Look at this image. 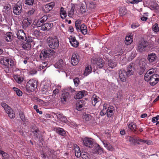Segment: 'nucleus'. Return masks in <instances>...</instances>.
<instances>
[{"instance_id": "nucleus-34", "label": "nucleus", "mask_w": 159, "mask_h": 159, "mask_svg": "<svg viewBox=\"0 0 159 159\" xmlns=\"http://www.w3.org/2000/svg\"><path fill=\"white\" fill-rule=\"evenodd\" d=\"M74 147V151L75 152V156L77 157H80L81 153V151L80 150V148L79 146L76 145H75Z\"/></svg>"}, {"instance_id": "nucleus-43", "label": "nucleus", "mask_w": 159, "mask_h": 159, "mask_svg": "<svg viewBox=\"0 0 159 159\" xmlns=\"http://www.w3.org/2000/svg\"><path fill=\"white\" fill-rule=\"evenodd\" d=\"M119 14L121 16L125 15L126 13V8L124 7H120L119 9Z\"/></svg>"}, {"instance_id": "nucleus-13", "label": "nucleus", "mask_w": 159, "mask_h": 159, "mask_svg": "<svg viewBox=\"0 0 159 159\" xmlns=\"http://www.w3.org/2000/svg\"><path fill=\"white\" fill-rule=\"evenodd\" d=\"M54 6V3L51 2L43 6V10L45 13H48L51 10Z\"/></svg>"}, {"instance_id": "nucleus-30", "label": "nucleus", "mask_w": 159, "mask_h": 159, "mask_svg": "<svg viewBox=\"0 0 159 159\" xmlns=\"http://www.w3.org/2000/svg\"><path fill=\"white\" fill-rule=\"evenodd\" d=\"M32 20L30 19L27 18L23 20L22 22L23 26L24 28H26L30 26L32 23Z\"/></svg>"}, {"instance_id": "nucleus-22", "label": "nucleus", "mask_w": 159, "mask_h": 159, "mask_svg": "<svg viewBox=\"0 0 159 159\" xmlns=\"http://www.w3.org/2000/svg\"><path fill=\"white\" fill-rule=\"evenodd\" d=\"M36 8L35 6H33L31 8H29L28 11L25 12V16L27 17H30L33 15L36 10Z\"/></svg>"}, {"instance_id": "nucleus-11", "label": "nucleus", "mask_w": 159, "mask_h": 159, "mask_svg": "<svg viewBox=\"0 0 159 159\" xmlns=\"http://www.w3.org/2000/svg\"><path fill=\"white\" fill-rule=\"evenodd\" d=\"M157 57L154 53H152L148 55L147 59L149 63L153 65L157 61Z\"/></svg>"}, {"instance_id": "nucleus-36", "label": "nucleus", "mask_w": 159, "mask_h": 159, "mask_svg": "<svg viewBox=\"0 0 159 159\" xmlns=\"http://www.w3.org/2000/svg\"><path fill=\"white\" fill-rule=\"evenodd\" d=\"M79 30L81 31L84 34H86L87 33V27L84 24H83L80 25V27L79 28Z\"/></svg>"}, {"instance_id": "nucleus-39", "label": "nucleus", "mask_w": 159, "mask_h": 159, "mask_svg": "<svg viewBox=\"0 0 159 159\" xmlns=\"http://www.w3.org/2000/svg\"><path fill=\"white\" fill-rule=\"evenodd\" d=\"M60 14L61 18L63 19H65L66 16V11L64 10V8L62 7L60 9Z\"/></svg>"}, {"instance_id": "nucleus-7", "label": "nucleus", "mask_w": 159, "mask_h": 159, "mask_svg": "<svg viewBox=\"0 0 159 159\" xmlns=\"http://www.w3.org/2000/svg\"><path fill=\"white\" fill-rule=\"evenodd\" d=\"M148 45V43L147 41L144 40L141 41L138 45L137 50L140 52L144 51Z\"/></svg>"}, {"instance_id": "nucleus-27", "label": "nucleus", "mask_w": 159, "mask_h": 159, "mask_svg": "<svg viewBox=\"0 0 159 159\" xmlns=\"http://www.w3.org/2000/svg\"><path fill=\"white\" fill-rule=\"evenodd\" d=\"M18 38L19 39L23 40L25 35L24 30H19L16 33Z\"/></svg>"}, {"instance_id": "nucleus-40", "label": "nucleus", "mask_w": 159, "mask_h": 159, "mask_svg": "<svg viewBox=\"0 0 159 159\" xmlns=\"http://www.w3.org/2000/svg\"><path fill=\"white\" fill-rule=\"evenodd\" d=\"M14 78L15 80L18 83H20L23 80V78L19 75H14Z\"/></svg>"}, {"instance_id": "nucleus-49", "label": "nucleus", "mask_w": 159, "mask_h": 159, "mask_svg": "<svg viewBox=\"0 0 159 159\" xmlns=\"http://www.w3.org/2000/svg\"><path fill=\"white\" fill-rule=\"evenodd\" d=\"M152 30L155 33H157L159 31V27L157 24L156 23L153 25Z\"/></svg>"}, {"instance_id": "nucleus-60", "label": "nucleus", "mask_w": 159, "mask_h": 159, "mask_svg": "<svg viewBox=\"0 0 159 159\" xmlns=\"http://www.w3.org/2000/svg\"><path fill=\"white\" fill-rule=\"evenodd\" d=\"M73 81L75 85V86L77 87L79 84V80L78 78H75L74 80Z\"/></svg>"}, {"instance_id": "nucleus-10", "label": "nucleus", "mask_w": 159, "mask_h": 159, "mask_svg": "<svg viewBox=\"0 0 159 159\" xmlns=\"http://www.w3.org/2000/svg\"><path fill=\"white\" fill-rule=\"evenodd\" d=\"M94 64H96L98 67L102 68L104 65V60L101 58H93L91 61Z\"/></svg>"}, {"instance_id": "nucleus-54", "label": "nucleus", "mask_w": 159, "mask_h": 159, "mask_svg": "<svg viewBox=\"0 0 159 159\" xmlns=\"http://www.w3.org/2000/svg\"><path fill=\"white\" fill-rule=\"evenodd\" d=\"M81 158L80 159H89V155L86 152H84L82 154H81Z\"/></svg>"}, {"instance_id": "nucleus-18", "label": "nucleus", "mask_w": 159, "mask_h": 159, "mask_svg": "<svg viewBox=\"0 0 159 159\" xmlns=\"http://www.w3.org/2000/svg\"><path fill=\"white\" fill-rule=\"evenodd\" d=\"M69 42L71 46L75 48H77L79 45V42L76 39L75 37L70 36L69 38Z\"/></svg>"}, {"instance_id": "nucleus-53", "label": "nucleus", "mask_w": 159, "mask_h": 159, "mask_svg": "<svg viewBox=\"0 0 159 159\" xmlns=\"http://www.w3.org/2000/svg\"><path fill=\"white\" fill-rule=\"evenodd\" d=\"M75 26L77 30L79 31V29L80 27V24L81 23V20H77L75 21Z\"/></svg>"}, {"instance_id": "nucleus-56", "label": "nucleus", "mask_w": 159, "mask_h": 159, "mask_svg": "<svg viewBox=\"0 0 159 159\" xmlns=\"http://www.w3.org/2000/svg\"><path fill=\"white\" fill-rule=\"evenodd\" d=\"M83 107L82 102H80L76 104V108L78 111H80Z\"/></svg>"}, {"instance_id": "nucleus-25", "label": "nucleus", "mask_w": 159, "mask_h": 159, "mask_svg": "<svg viewBox=\"0 0 159 159\" xmlns=\"http://www.w3.org/2000/svg\"><path fill=\"white\" fill-rule=\"evenodd\" d=\"M134 71V66L131 64L127 68V70L126 72L128 76H129L133 74Z\"/></svg>"}, {"instance_id": "nucleus-55", "label": "nucleus", "mask_w": 159, "mask_h": 159, "mask_svg": "<svg viewBox=\"0 0 159 159\" xmlns=\"http://www.w3.org/2000/svg\"><path fill=\"white\" fill-rule=\"evenodd\" d=\"M151 9L152 10H158L159 8L158 5L156 3H154L152 5H151Z\"/></svg>"}, {"instance_id": "nucleus-38", "label": "nucleus", "mask_w": 159, "mask_h": 159, "mask_svg": "<svg viewBox=\"0 0 159 159\" xmlns=\"http://www.w3.org/2000/svg\"><path fill=\"white\" fill-rule=\"evenodd\" d=\"M56 116L57 118L59 119L60 120L63 122H66L67 121L66 117L63 116L62 114H58L57 115H56Z\"/></svg>"}, {"instance_id": "nucleus-52", "label": "nucleus", "mask_w": 159, "mask_h": 159, "mask_svg": "<svg viewBox=\"0 0 159 159\" xmlns=\"http://www.w3.org/2000/svg\"><path fill=\"white\" fill-rule=\"evenodd\" d=\"M13 89L16 92V93L18 96H21L22 95V92L18 88L16 87H13Z\"/></svg>"}, {"instance_id": "nucleus-61", "label": "nucleus", "mask_w": 159, "mask_h": 159, "mask_svg": "<svg viewBox=\"0 0 159 159\" xmlns=\"http://www.w3.org/2000/svg\"><path fill=\"white\" fill-rule=\"evenodd\" d=\"M47 16H44L41 18L39 20L40 21H41V23H42L46 21L47 19Z\"/></svg>"}, {"instance_id": "nucleus-2", "label": "nucleus", "mask_w": 159, "mask_h": 159, "mask_svg": "<svg viewBox=\"0 0 159 159\" xmlns=\"http://www.w3.org/2000/svg\"><path fill=\"white\" fill-rule=\"evenodd\" d=\"M47 43L50 48L55 49L58 47L59 42L58 39L55 37H49L47 39Z\"/></svg>"}, {"instance_id": "nucleus-42", "label": "nucleus", "mask_w": 159, "mask_h": 159, "mask_svg": "<svg viewBox=\"0 0 159 159\" xmlns=\"http://www.w3.org/2000/svg\"><path fill=\"white\" fill-rule=\"evenodd\" d=\"M5 39L7 42H10L11 40L12 36L11 33L10 32L7 33L5 36Z\"/></svg>"}, {"instance_id": "nucleus-6", "label": "nucleus", "mask_w": 159, "mask_h": 159, "mask_svg": "<svg viewBox=\"0 0 159 159\" xmlns=\"http://www.w3.org/2000/svg\"><path fill=\"white\" fill-rule=\"evenodd\" d=\"M37 80H36L32 79L30 80L27 83V87L29 90L35 89L37 86Z\"/></svg>"}, {"instance_id": "nucleus-41", "label": "nucleus", "mask_w": 159, "mask_h": 159, "mask_svg": "<svg viewBox=\"0 0 159 159\" xmlns=\"http://www.w3.org/2000/svg\"><path fill=\"white\" fill-rule=\"evenodd\" d=\"M99 101L98 100V98L95 95H93L92 98V102L93 105L95 106L96 104Z\"/></svg>"}, {"instance_id": "nucleus-33", "label": "nucleus", "mask_w": 159, "mask_h": 159, "mask_svg": "<svg viewBox=\"0 0 159 159\" xmlns=\"http://www.w3.org/2000/svg\"><path fill=\"white\" fill-rule=\"evenodd\" d=\"M108 64L109 67L111 68H113L117 65V63L114 60L110 59L108 60Z\"/></svg>"}, {"instance_id": "nucleus-35", "label": "nucleus", "mask_w": 159, "mask_h": 159, "mask_svg": "<svg viewBox=\"0 0 159 159\" xmlns=\"http://www.w3.org/2000/svg\"><path fill=\"white\" fill-rule=\"evenodd\" d=\"M55 131L59 134L62 136H65L66 135V133L64 130L62 128L57 127L54 129Z\"/></svg>"}, {"instance_id": "nucleus-44", "label": "nucleus", "mask_w": 159, "mask_h": 159, "mask_svg": "<svg viewBox=\"0 0 159 159\" xmlns=\"http://www.w3.org/2000/svg\"><path fill=\"white\" fill-rule=\"evenodd\" d=\"M113 107H109L107 109V115L108 117H110L112 114L113 111Z\"/></svg>"}, {"instance_id": "nucleus-5", "label": "nucleus", "mask_w": 159, "mask_h": 159, "mask_svg": "<svg viewBox=\"0 0 159 159\" xmlns=\"http://www.w3.org/2000/svg\"><path fill=\"white\" fill-rule=\"evenodd\" d=\"M81 141L83 144L87 147L91 148L93 146V140L88 137L81 138Z\"/></svg>"}, {"instance_id": "nucleus-45", "label": "nucleus", "mask_w": 159, "mask_h": 159, "mask_svg": "<svg viewBox=\"0 0 159 159\" xmlns=\"http://www.w3.org/2000/svg\"><path fill=\"white\" fill-rule=\"evenodd\" d=\"M33 25H34L35 27H40L41 28V26L43 25V24H42L41 21L39 20L37 21H34L33 23Z\"/></svg>"}, {"instance_id": "nucleus-16", "label": "nucleus", "mask_w": 159, "mask_h": 159, "mask_svg": "<svg viewBox=\"0 0 159 159\" xmlns=\"http://www.w3.org/2000/svg\"><path fill=\"white\" fill-rule=\"evenodd\" d=\"M119 76L120 80L122 82H125L127 75L124 70H120L119 72Z\"/></svg>"}, {"instance_id": "nucleus-58", "label": "nucleus", "mask_w": 159, "mask_h": 159, "mask_svg": "<svg viewBox=\"0 0 159 159\" xmlns=\"http://www.w3.org/2000/svg\"><path fill=\"white\" fill-rule=\"evenodd\" d=\"M74 14V9L72 7L68 13V16L70 17H71Z\"/></svg>"}, {"instance_id": "nucleus-21", "label": "nucleus", "mask_w": 159, "mask_h": 159, "mask_svg": "<svg viewBox=\"0 0 159 159\" xmlns=\"http://www.w3.org/2000/svg\"><path fill=\"white\" fill-rule=\"evenodd\" d=\"M69 93L68 92L65 91L62 94L61 98V102L65 103L68 99L69 97Z\"/></svg>"}, {"instance_id": "nucleus-9", "label": "nucleus", "mask_w": 159, "mask_h": 159, "mask_svg": "<svg viewBox=\"0 0 159 159\" xmlns=\"http://www.w3.org/2000/svg\"><path fill=\"white\" fill-rule=\"evenodd\" d=\"M22 10L21 2H19L13 8V13L15 15H19L21 13Z\"/></svg>"}, {"instance_id": "nucleus-51", "label": "nucleus", "mask_w": 159, "mask_h": 159, "mask_svg": "<svg viewBox=\"0 0 159 159\" xmlns=\"http://www.w3.org/2000/svg\"><path fill=\"white\" fill-rule=\"evenodd\" d=\"M122 98V94L121 93H120L119 94H118L114 98V100L115 101L118 102L120 101Z\"/></svg>"}, {"instance_id": "nucleus-26", "label": "nucleus", "mask_w": 159, "mask_h": 159, "mask_svg": "<svg viewBox=\"0 0 159 159\" xmlns=\"http://www.w3.org/2000/svg\"><path fill=\"white\" fill-rule=\"evenodd\" d=\"M152 70L150 69L144 75V80L146 81H148L151 79V77L153 74Z\"/></svg>"}, {"instance_id": "nucleus-12", "label": "nucleus", "mask_w": 159, "mask_h": 159, "mask_svg": "<svg viewBox=\"0 0 159 159\" xmlns=\"http://www.w3.org/2000/svg\"><path fill=\"white\" fill-rule=\"evenodd\" d=\"M26 40L27 42L23 44L22 48L25 50H29L31 48V45L30 43L33 42V39L31 37H28V38Z\"/></svg>"}, {"instance_id": "nucleus-46", "label": "nucleus", "mask_w": 159, "mask_h": 159, "mask_svg": "<svg viewBox=\"0 0 159 159\" xmlns=\"http://www.w3.org/2000/svg\"><path fill=\"white\" fill-rule=\"evenodd\" d=\"M123 53V51L122 49L119 48L117 50H115L114 51V54L115 56H120Z\"/></svg>"}, {"instance_id": "nucleus-47", "label": "nucleus", "mask_w": 159, "mask_h": 159, "mask_svg": "<svg viewBox=\"0 0 159 159\" xmlns=\"http://www.w3.org/2000/svg\"><path fill=\"white\" fill-rule=\"evenodd\" d=\"M128 127L131 131H135L136 129V125L134 123H131L129 124Z\"/></svg>"}, {"instance_id": "nucleus-64", "label": "nucleus", "mask_w": 159, "mask_h": 159, "mask_svg": "<svg viewBox=\"0 0 159 159\" xmlns=\"http://www.w3.org/2000/svg\"><path fill=\"white\" fill-rule=\"evenodd\" d=\"M137 142L140 143L141 144H142L143 143H145V142H146V140L140 139L139 137H138Z\"/></svg>"}, {"instance_id": "nucleus-28", "label": "nucleus", "mask_w": 159, "mask_h": 159, "mask_svg": "<svg viewBox=\"0 0 159 159\" xmlns=\"http://www.w3.org/2000/svg\"><path fill=\"white\" fill-rule=\"evenodd\" d=\"M86 95V92L84 90L79 91L76 94L75 98L76 99H80Z\"/></svg>"}, {"instance_id": "nucleus-19", "label": "nucleus", "mask_w": 159, "mask_h": 159, "mask_svg": "<svg viewBox=\"0 0 159 159\" xmlns=\"http://www.w3.org/2000/svg\"><path fill=\"white\" fill-rule=\"evenodd\" d=\"M56 68L63 69L65 66V64L62 59L60 60L54 65Z\"/></svg>"}, {"instance_id": "nucleus-23", "label": "nucleus", "mask_w": 159, "mask_h": 159, "mask_svg": "<svg viewBox=\"0 0 159 159\" xmlns=\"http://www.w3.org/2000/svg\"><path fill=\"white\" fill-rule=\"evenodd\" d=\"M53 26L52 23H45L41 26V28L40 29L43 31L48 30H50Z\"/></svg>"}, {"instance_id": "nucleus-29", "label": "nucleus", "mask_w": 159, "mask_h": 159, "mask_svg": "<svg viewBox=\"0 0 159 159\" xmlns=\"http://www.w3.org/2000/svg\"><path fill=\"white\" fill-rule=\"evenodd\" d=\"M93 152L94 153H98L101 155L103 153V149L100 147L99 145L97 144L95 147Z\"/></svg>"}, {"instance_id": "nucleus-31", "label": "nucleus", "mask_w": 159, "mask_h": 159, "mask_svg": "<svg viewBox=\"0 0 159 159\" xmlns=\"http://www.w3.org/2000/svg\"><path fill=\"white\" fill-rule=\"evenodd\" d=\"M138 137L136 136H129V141L131 144H140L141 143L139 142H137V139Z\"/></svg>"}, {"instance_id": "nucleus-14", "label": "nucleus", "mask_w": 159, "mask_h": 159, "mask_svg": "<svg viewBox=\"0 0 159 159\" xmlns=\"http://www.w3.org/2000/svg\"><path fill=\"white\" fill-rule=\"evenodd\" d=\"M159 75L156 74H153L151 77L150 81V84L152 85H154L158 83L159 81Z\"/></svg>"}, {"instance_id": "nucleus-63", "label": "nucleus", "mask_w": 159, "mask_h": 159, "mask_svg": "<svg viewBox=\"0 0 159 159\" xmlns=\"http://www.w3.org/2000/svg\"><path fill=\"white\" fill-rule=\"evenodd\" d=\"M139 26V25L138 23H134L131 25V28L133 29H135Z\"/></svg>"}, {"instance_id": "nucleus-48", "label": "nucleus", "mask_w": 159, "mask_h": 159, "mask_svg": "<svg viewBox=\"0 0 159 159\" xmlns=\"http://www.w3.org/2000/svg\"><path fill=\"white\" fill-rule=\"evenodd\" d=\"M0 154L2 155L3 159H8L9 157V155L3 151H0Z\"/></svg>"}, {"instance_id": "nucleus-15", "label": "nucleus", "mask_w": 159, "mask_h": 159, "mask_svg": "<svg viewBox=\"0 0 159 159\" xmlns=\"http://www.w3.org/2000/svg\"><path fill=\"white\" fill-rule=\"evenodd\" d=\"M79 61V56L75 53H74L72 55L71 59V64L73 66H76Z\"/></svg>"}, {"instance_id": "nucleus-8", "label": "nucleus", "mask_w": 159, "mask_h": 159, "mask_svg": "<svg viewBox=\"0 0 159 159\" xmlns=\"http://www.w3.org/2000/svg\"><path fill=\"white\" fill-rule=\"evenodd\" d=\"M49 82L48 81V84H45L43 87L41 91L43 94H50L52 91L50 85L49 84Z\"/></svg>"}, {"instance_id": "nucleus-20", "label": "nucleus", "mask_w": 159, "mask_h": 159, "mask_svg": "<svg viewBox=\"0 0 159 159\" xmlns=\"http://www.w3.org/2000/svg\"><path fill=\"white\" fill-rule=\"evenodd\" d=\"M53 152H51L49 150V151L48 152V155L46 154L43 153L42 154V157L43 159H48V157L54 158L56 156V152H54V154H53Z\"/></svg>"}, {"instance_id": "nucleus-4", "label": "nucleus", "mask_w": 159, "mask_h": 159, "mask_svg": "<svg viewBox=\"0 0 159 159\" xmlns=\"http://www.w3.org/2000/svg\"><path fill=\"white\" fill-rule=\"evenodd\" d=\"M1 105L11 118H13L15 117V113L10 107L4 102L1 103Z\"/></svg>"}, {"instance_id": "nucleus-59", "label": "nucleus", "mask_w": 159, "mask_h": 159, "mask_svg": "<svg viewBox=\"0 0 159 159\" xmlns=\"http://www.w3.org/2000/svg\"><path fill=\"white\" fill-rule=\"evenodd\" d=\"M34 2V0H26L25 4L28 5H33Z\"/></svg>"}, {"instance_id": "nucleus-32", "label": "nucleus", "mask_w": 159, "mask_h": 159, "mask_svg": "<svg viewBox=\"0 0 159 159\" xmlns=\"http://www.w3.org/2000/svg\"><path fill=\"white\" fill-rule=\"evenodd\" d=\"M133 35L131 34L129 36H126L125 40V43L126 44L129 45L133 42Z\"/></svg>"}, {"instance_id": "nucleus-50", "label": "nucleus", "mask_w": 159, "mask_h": 159, "mask_svg": "<svg viewBox=\"0 0 159 159\" xmlns=\"http://www.w3.org/2000/svg\"><path fill=\"white\" fill-rule=\"evenodd\" d=\"M107 109L106 106L105 105H103V108L100 112V115L102 116H103L106 114H107Z\"/></svg>"}, {"instance_id": "nucleus-3", "label": "nucleus", "mask_w": 159, "mask_h": 159, "mask_svg": "<svg viewBox=\"0 0 159 159\" xmlns=\"http://www.w3.org/2000/svg\"><path fill=\"white\" fill-rule=\"evenodd\" d=\"M55 53V52L52 50L48 49L47 50H42L39 55L40 58L43 60L47 58L51 57Z\"/></svg>"}, {"instance_id": "nucleus-57", "label": "nucleus", "mask_w": 159, "mask_h": 159, "mask_svg": "<svg viewBox=\"0 0 159 159\" xmlns=\"http://www.w3.org/2000/svg\"><path fill=\"white\" fill-rule=\"evenodd\" d=\"M84 119L86 121H88L91 120V116L89 114H85L84 117Z\"/></svg>"}, {"instance_id": "nucleus-62", "label": "nucleus", "mask_w": 159, "mask_h": 159, "mask_svg": "<svg viewBox=\"0 0 159 159\" xmlns=\"http://www.w3.org/2000/svg\"><path fill=\"white\" fill-rule=\"evenodd\" d=\"M142 0H132L131 2H129V3L131 4H137L139 2H142Z\"/></svg>"}, {"instance_id": "nucleus-24", "label": "nucleus", "mask_w": 159, "mask_h": 159, "mask_svg": "<svg viewBox=\"0 0 159 159\" xmlns=\"http://www.w3.org/2000/svg\"><path fill=\"white\" fill-rule=\"evenodd\" d=\"M102 141L104 147L106 148L107 150L111 151L114 150V148L112 146L111 144L107 142L106 141L103 140Z\"/></svg>"}, {"instance_id": "nucleus-1", "label": "nucleus", "mask_w": 159, "mask_h": 159, "mask_svg": "<svg viewBox=\"0 0 159 159\" xmlns=\"http://www.w3.org/2000/svg\"><path fill=\"white\" fill-rule=\"evenodd\" d=\"M1 63L3 65L5 70L7 73L11 71V69L14 66V61L11 59L7 58H2L0 61Z\"/></svg>"}, {"instance_id": "nucleus-17", "label": "nucleus", "mask_w": 159, "mask_h": 159, "mask_svg": "<svg viewBox=\"0 0 159 159\" xmlns=\"http://www.w3.org/2000/svg\"><path fill=\"white\" fill-rule=\"evenodd\" d=\"M139 64L141 70V73H143L146 69L147 67L146 59L144 58L141 59L139 60Z\"/></svg>"}, {"instance_id": "nucleus-37", "label": "nucleus", "mask_w": 159, "mask_h": 159, "mask_svg": "<svg viewBox=\"0 0 159 159\" xmlns=\"http://www.w3.org/2000/svg\"><path fill=\"white\" fill-rule=\"evenodd\" d=\"M92 69L91 66L87 65L85 68V71L84 75L85 76H87L91 72Z\"/></svg>"}]
</instances>
